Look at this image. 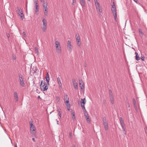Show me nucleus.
I'll list each match as a JSON object with an SVG mask.
<instances>
[{
  "label": "nucleus",
  "mask_w": 147,
  "mask_h": 147,
  "mask_svg": "<svg viewBox=\"0 0 147 147\" xmlns=\"http://www.w3.org/2000/svg\"><path fill=\"white\" fill-rule=\"evenodd\" d=\"M47 83V84L45 81H42L40 84V87L41 89L43 91H45L48 89Z\"/></svg>",
  "instance_id": "obj_1"
},
{
  "label": "nucleus",
  "mask_w": 147,
  "mask_h": 147,
  "mask_svg": "<svg viewBox=\"0 0 147 147\" xmlns=\"http://www.w3.org/2000/svg\"><path fill=\"white\" fill-rule=\"evenodd\" d=\"M42 6L44 10V14L46 16H47L48 13V8L47 7V1H42Z\"/></svg>",
  "instance_id": "obj_2"
},
{
  "label": "nucleus",
  "mask_w": 147,
  "mask_h": 147,
  "mask_svg": "<svg viewBox=\"0 0 147 147\" xmlns=\"http://www.w3.org/2000/svg\"><path fill=\"white\" fill-rule=\"evenodd\" d=\"M56 50L58 53L60 54L61 52V46L59 42L56 41L55 42Z\"/></svg>",
  "instance_id": "obj_3"
},
{
  "label": "nucleus",
  "mask_w": 147,
  "mask_h": 147,
  "mask_svg": "<svg viewBox=\"0 0 147 147\" xmlns=\"http://www.w3.org/2000/svg\"><path fill=\"white\" fill-rule=\"evenodd\" d=\"M18 76L20 85L22 87H24L25 83L24 81V78L22 75L21 74H19L18 75Z\"/></svg>",
  "instance_id": "obj_4"
},
{
  "label": "nucleus",
  "mask_w": 147,
  "mask_h": 147,
  "mask_svg": "<svg viewBox=\"0 0 147 147\" xmlns=\"http://www.w3.org/2000/svg\"><path fill=\"white\" fill-rule=\"evenodd\" d=\"M30 130L31 131V133L34 135H35L36 134V132L35 131V128L34 125L33 123V122H32L30 124Z\"/></svg>",
  "instance_id": "obj_5"
},
{
  "label": "nucleus",
  "mask_w": 147,
  "mask_h": 147,
  "mask_svg": "<svg viewBox=\"0 0 147 147\" xmlns=\"http://www.w3.org/2000/svg\"><path fill=\"white\" fill-rule=\"evenodd\" d=\"M42 22L43 23L42 30L43 32H45L46 31L47 28V21L44 18L42 20Z\"/></svg>",
  "instance_id": "obj_6"
},
{
  "label": "nucleus",
  "mask_w": 147,
  "mask_h": 147,
  "mask_svg": "<svg viewBox=\"0 0 147 147\" xmlns=\"http://www.w3.org/2000/svg\"><path fill=\"white\" fill-rule=\"evenodd\" d=\"M94 3L97 11L100 13L102 11V9L101 7L100 6L99 3L96 1Z\"/></svg>",
  "instance_id": "obj_7"
},
{
  "label": "nucleus",
  "mask_w": 147,
  "mask_h": 147,
  "mask_svg": "<svg viewBox=\"0 0 147 147\" xmlns=\"http://www.w3.org/2000/svg\"><path fill=\"white\" fill-rule=\"evenodd\" d=\"M67 49L70 52L72 51V46L71 44V42L69 40H68L67 42Z\"/></svg>",
  "instance_id": "obj_8"
},
{
  "label": "nucleus",
  "mask_w": 147,
  "mask_h": 147,
  "mask_svg": "<svg viewBox=\"0 0 147 147\" xmlns=\"http://www.w3.org/2000/svg\"><path fill=\"white\" fill-rule=\"evenodd\" d=\"M113 13V15L114 17V18L115 21L116 22L117 21V9L116 8H112L111 9Z\"/></svg>",
  "instance_id": "obj_9"
},
{
  "label": "nucleus",
  "mask_w": 147,
  "mask_h": 147,
  "mask_svg": "<svg viewBox=\"0 0 147 147\" xmlns=\"http://www.w3.org/2000/svg\"><path fill=\"white\" fill-rule=\"evenodd\" d=\"M76 39L77 45L80 46L81 44V43L79 35L78 34H76Z\"/></svg>",
  "instance_id": "obj_10"
},
{
  "label": "nucleus",
  "mask_w": 147,
  "mask_h": 147,
  "mask_svg": "<svg viewBox=\"0 0 147 147\" xmlns=\"http://www.w3.org/2000/svg\"><path fill=\"white\" fill-rule=\"evenodd\" d=\"M103 124L105 126V128L106 130H108V123L105 119H103Z\"/></svg>",
  "instance_id": "obj_11"
},
{
  "label": "nucleus",
  "mask_w": 147,
  "mask_h": 147,
  "mask_svg": "<svg viewBox=\"0 0 147 147\" xmlns=\"http://www.w3.org/2000/svg\"><path fill=\"white\" fill-rule=\"evenodd\" d=\"M72 83L74 88L76 89H77L78 88L77 83L76 82L75 79H73L72 80Z\"/></svg>",
  "instance_id": "obj_12"
},
{
  "label": "nucleus",
  "mask_w": 147,
  "mask_h": 147,
  "mask_svg": "<svg viewBox=\"0 0 147 147\" xmlns=\"http://www.w3.org/2000/svg\"><path fill=\"white\" fill-rule=\"evenodd\" d=\"M79 84L80 88L81 89H82L84 88V86L83 82L81 79L79 80Z\"/></svg>",
  "instance_id": "obj_13"
},
{
  "label": "nucleus",
  "mask_w": 147,
  "mask_h": 147,
  "mask_svg": "<svg viewBox=\"0 0 147 147\" xmlns=\"http://www.w3.org/2000/svg\"><path fill=\"white\" fill-rule=\"evenodd\" d=\"M57 81L58 83L59 84V87L60 88H62V83H61L60 78L58 77L57 78Z\"/></svg>",
  "instance_id": "obj_14"
},
{
  "label": "nucleus",
  "mask_w": 147,
  "mask_h": 147,
  "mask_svg": "<svg viewBox=\"0 0 147 147\" xmlns=\"http://www.w3.org/2000/svg\"><path fill=\"white\" fill-rule=\"evenodd\" d=\"M46 81L47 82V84L49 85V82L50 80V78H49V75L48 72L47 74L46 77L45 78Z\"/></svg>",
  "instance_id": "obj_15"
},
{
  "label": "nucleus",
  "mask_w": 147,
  "mask_h": 147,
  "mask_svg": "<svg viewBox=\"0 0 147 147\" xmlns=\"http://www.w3.org/2000/svg\"><path fill=\"white\" fill-rule=\"evenodd\" d=\"M111 101V103L112 104H113L114 103L115 98L113 96H110L109 97Z\"/></svg>",
  "instance_id": "obj_16"
},
{
  "label": "nucleus",
  "mask_w": 147,
  "mask_h": 147,
  "mask_svg": "<svg viewBox=\"0 0 147 147\" xmlns=\"http://www.w3.org/2000/svg\"><path fill=\"white\" fill-rule=\"evenodd\" d=\"M80 4L82 7L85 6V2L84 0H80Z\"/></svg>",
  "instance_id": "obj_17"
},
{
  "label": "nucleus",
  "mask_w": 147,
  "mask_h": 147,
  "mask_svg": "<svg viewBox=\"0 0 147 147\" xmlns=\"http://www.w3.org/2000/svg\"><path fill=\"white\" fill-rule=\"evenodd\" d=\"M135 53L136 54L135 59L137 60H138L140 59V58L138 56V53L137 52H136Z\"/></svg>",
  "instance_id": "obj_18"
},
{
  "label": "nucleus",
  "mask_w": 147,
  "mask_h": 147,
  "mask_svg": "<svg viewBox=\"0 0 147 147\" xmlns=\"http://www.w3.org/2000/svg\"><path fill=\"white\" fill-rule=\"evenodd\" d=\"M14 96L15 99L16 100V101L18 100V96L17 93L16 92H14Z\"/></svg>",
  "instance_id": "obj_19"
},
{
  "label": "nucleus",
  "mask_w": 147,
  "mask_h": 147,
  "mask_svg": "<svg viewBox=\"0 0 147 147\" xmlns=\"http://www.w3.org/2000/svg\"><path fill=\"white\" fill-rule=\"evenodd\" d=\"M81 104H83L82 105H85L86 103V101L85 100V98H84V99L81 98Z\"/></svg>",
  "instance_id": "obj_20"
},
{
  "label": "nucleus",
  "mask_w": 147,
  "mask_h": 147,
  "mask_svg": "<svg viewBox=\"0 0 147 147\" xmlns=\"http://www.w3.org/2000/svg\"><path fill=\"white\" fill-rule=\"evenodd\" d=\"M81 107H82V109L84 110V112H87L85 107V105H82V104L81 105Z\"/></svg>",
  "instance_id": "obj_21"
},
{
  "label": "nucleus",
  "mask_w": 147,
  "mask_h": 147,
  "mask_svg": "<svg viewBox=\"0 0 147 147\" xmlns=\"http://www.w3.org/2000/svg\"><path fill=\"white\" fill-rule=\"evenodd\" d=\"M109 97L110 96H113V93L112 92V91L111 90H109Z\"/></svg>",
  "instance_id": "obj_22"
},
{
  "label": "nucleus",
  "mask_w": 147,
  "mask_h": 147,
  "mask_svg": "<svg viewBox=\"0 0 147 147\" xmlns=\"http://www.w3.org/2000/svg\"><path fill=\"white\" fill-rule=\"evenodd\" d=\"M84 115L86 118H87V117H89V116L88 115L87 112H85L84 113Z\"/></svg>",
  "instance_id": "obj_23"
},
{
  "label": "nucleus",
  "mask_w": 147,
  "mask_h": 147,
  "mask_svg": "<svg viewBox=\"0 0 147 147\" xmlns=\"http://www.w3.org/2000/svg\"><path fill=\"white\" fill-rule=\"evenodd\" d=\"M139 34H140L141 35V36H143V32H142V31L140 29H139Z\"/></svg>",
  "instance_id": "obj_24"
},
{
  "label": "nucleus",
  "mask_w": 147,
  "mask_h": 147,
  "mask_svg": "<svg viewBox=\"0 0 147 147\" xmlns=\"http://www.w3.org/2000/svg\"><path fill=\"white\" fill-rule=\"evenodd\" d=\"M64 98L65 100H66L69 99L68 95L67 94H66L64 96Z\"/></svg>",
  "instance_id": "obj_25"
},
{
  "label": "nucleus",
  "mask_w": 147,
  "mask_h": 147,
  "mask_svg": "<svg viewBox=\"0 0 147 147\" xmlns=\"http://www.w3.org/2000/svg\"><path fill=\"white\" fill-rule=\"evenodd\" d=\"M20 17V18H21V19L22 20L23 18H24V15L23 13L22 12V14H20V15H19Z\"/></svg>",
  "instance_id": "obj_26"
},
{
  "label": "nucleus",
  "mask_w": 147,
  "mask_h": 147,
  "mask_svg": "<svg viewBox=\"0 0 147 147\" xmlns=\"http://www.w3.org/2000/svg\"><path fill=\"white\" fill-rule=\"evenodd\" d=\"M71 115L72 116V118L73 119H75V116L74 113H71Z\"/></svg>",
  "instance_id": "obj_27"
},
{
  "label": "nucleus",
  "mask_w": 147,
  "mask_h": 147,
  "mask_svg": "<svg viewBox=\"0 0 147 147\" xmlns=\"http://www.w3.org/2000/svg\"><path fill=\"white\" fill-rule=\"evenodd\" d=\"M86 120L87 121V122L88 123H90V119L89 117H87V118H86Z\"/></svg>",
  "instance_id": "obj_28"
},
{
  "label": "nucleus",
  "mask_w": 147,
  "mask_h": 147,
  "mask_svg": "<svg viewBox=\"0 0 147 147\" xmlns=\"http://www.w3.org/2000/svg\"><path fill=\"white\" fill-rule=\"evenodd\" d=\"M58 113V115H59V116L60 117V118H61L62 116V115H61V112H59Z\"/></svg>",
  "instance_id": "obj_29"
},
{
  "label": "nucleus",
  "mask_w": 147,
  "mask_h": 147,
  "mask_svg": "<svg viewBox=\"0 0 147 147\" xmlns=\"http://www.w3.org/2000/svg\"><path fill=\"white\" fill-rule=\"evenodd\" d=\"M121 126L122 127V128L123 129V131H125V129L124 127H125V125L124 124V125H121Z\"/></svg>",
  "instance_id": "obj_30"
},
{
  "label": "nucleus",
  "mask_w": 147,
  "mask_h": 147,
  "mask_svg": "<svg viewBox=\"0 0 147 147\" xmlns=\"http://www.w3.org/2000/svg\"><path fill=\"white\" fill-rule=\"evenodd\" d=\"M57 112L58 113L59 112H61V109L59 107H58L57 108Z\"/></svg>",
  "instance_id": "obj_31"
},
{
  "label": "nucleus",
  "mask_w": 147,
  "mask_h": 147,
  "mask_svg": "<svg viewBox=\"0 0 147 147\" xmlns=\"http://www.w3.org/2000/svg\"><path fill=\"white\" fill-rule=\"evenodd\" d=\"M140 58H141V59L142 61H144V59H145V57L144 56H141V57Z\"/></svg>",
  "instance_id": "obj_32"
},
{
  "label": "nucleus",
  "mask_w": 147,
  "mask_h": 147,
  "mask_svg": "<svg viewBox=\"0 0 147 147\" xmlns=\"http://www.w3.org/2000/svg\"><path fill=\"white\" fill-rule=\"evenodd\" d=\"M38 0H34V4H38Z\"/></svg>",
  "instance_id": "obj_33"
},
{
  "label": "nucleus",
  "mask_w": 147,
  "mask_h": 147,
  "mask_svg": "<svg viewBox=\"0 0 147 147\" xmlns=\"http://www.w3.org/2000/svg\"><path fill=\"white\" fill-rule=\"evenodd\" d=\"M56 100H57V101L58 102H59L60 101V98H59V97H58V96H57L56 97Z\"/></svg>",
  "instance_id": "obj_34"
},
{
  "label": "nucleus",
  "mask_w": 147,
  "mask_h": 147,
  "mask_svg": "<svg viewBox=\"0 0 147 147\" xmlns=\"http://www.w3.org/2000/svg\"><path fill=\"white\" fill-rule=\"evenodd\" d=\"M116 8L115 5L114 4V3H113V4L112 5V8Z\"/></svg>",
  "instance_id": "obj_35"
},
{
  "label": "nucleus",
  "mask_w": 147,
  "mask_h": 147,
  "mask_svg": "<svg viewBox=\"0 0 147 147\" xmlns=\"http://www.w3.org/2000/svg\"><path fill=\"white\" fill-rule=\"evenodd\" d=\"M18 12L19 15H20V14H22V10H21L19 11H18Z\"/></svg>",
  "instance_id": "obj_36"
},
{
  "label": "nucleus",
  "mask_w": 147,
  "mask_h": 147,
  "mask_svg": "<svg viewBox=\"0 0 147 147\" xmlns=\"http://www.w3.org/2000/svg\"><path fill=\"white\" fill-rule=\"evenodd\" d=\"M23 34L24 37H26V34L24 31L23 32Z\"/></svg>",
  "instance_id": "obj_37"
},
{
  "label": "nucleus",
  "mask_w": 147,
  "mask_h": 147,
  "mask_svg": "<svg viewBox=\"0 0 147 147\" xmlns=\"http://www.w3.org/2000/svg\"><path fill=\"white\" fill-rule=\"evenodd\" d=\"M69 99H68L67 100H66L65 101V103H69Z\"/></svg>",
  "instance_id": "obj_38"
},
{
  "label": "nucleus",
  "mask_w": 147,
  "mask_h": 147,
  "mask_svg": "<svg viewBox=\"0 0 147 147\" xmlns=\"http://www.w3.org/2000/svg\"><path fill=\"white\" fill-rule=\"evenodd\" d=\"M133 101L134 105H136V102L135 100V99L134 98L133 99Z\"/></svg>",
  "instance_id": "obj_39"
},
{
  "label": "nucleus",
  "mask_w": 147,
  "mask_h": 147,
  "mask_svg": "<svg viewBox=\"0 0 147 147\" xmlns=\"http://www.w3.org/2000/svg\"><path fill=\"white\" fill-rule=\"evenodd\" d=\"M120 122V124H121V125H124V122H123V121H121Z\"/></svg>",
  "instance_id": "obj_40"
},
{
  "label": "nucleus",
  "mask_w": 147,
  "mask_h": 147,
  "mask_svg": "<svg viewBox=\"0 0 147 147\" xmlns=\"http://www.w3.org/2000/svg\"><path fill=\"white\" fill-rule=\"evenodd\" d=\"M66 105L67 106V107H70V104L69 103H66Z\"/></svg>",
  "instance_id": "obj_41"
},
{
  "label": "nucleus",
  "mask_w": 147,
  "mask_h": 147,
  "mask_svg": "<svg viewBox=\"0 0 147 147\" xmlns=\"http://www.w3.org/2000/svg\"><path fill=\"white\" fill-rule=\"evenodd\" d=\"M21 10L20 8L19 7H17V11H19L20 10Z\"/></svg>",
  "instance_id": "obj_42"
},
{
  "label": "nucleus",
  "mask_w": 147,
  "mask_h": 147,
  "mask_svg": "<svg viewBox=\"0 0 147 147\" xmlns=\"http://www.w3.org/2000/svg\"><path fill=\"white\" fill-rule=\"evenodd\" d=\"M38 8H35V11H36V12H38Z\"/></svg>",
  "instance_id": "obj_43"
},
{
  "label": "nucleus",
  "mask_w": 147,
  "mask_h": 147,
  "mask_svg": "<svg viewBox=\"0 0 147 147\" xmlns=\"http://www.w3.org/2000/svg\"><path fill=\"white\" fill-rule=\"evenodd\" d=\"M67 109L68 111H69L70 110V107H67Z\"/></svg>",
  "instance_id": "obj_44"
},
{
  "label": "nucleus",
  "mask_w": 147,
  "mask_h": 147,
  "mask_svg": "<svg viewBox=\"0 0 147 147\" xmlns=\"http://www.w3.org/2000/svg\"><path fill=\"white\" fill-rule=\"evenodd\" d=\"M35 8H38V4H35Z\"/></svg>",
  "instance_id": "obj_45"
},
{
  "label": "nucleus",
  "mask_w": 147,
  "mask_h": 147,
  "mask_svg": "<svg viewBox=\"0 0 147 147\" xmlns=\"http://www.w3.org/2000/svg\"><path fill=\"white\" fill-rule=\"evenodd\" d=\"M35 51L36 52H38V49L36 47H35Z\"/></svg>",
  "instance_id": "obj_46"
},
{
  "label": "nucleus",
  "mask_w": 147,
  "mask_h": 147,
  "mask_svg": "<svg viewBox=\"0 0 147 147\" xmlns=\"http://www.w3.org/2000/svg\"><path fill=\"white\" fill-rule=\"evenodd\" d=\"M119 120H120V122L121 121H123V120L122 119V118L121 117H120V118H119Z\"/></svg>",
  "instance_id": "obj_47"
},
{
  "label": "nucleus",
  "mask_w": 147,
  "mask_h": 147,
  "mask_svg": "<svg viewBox=\"0 0 147 147\" xmlns=\"http://www.w3.org/2000/svg\"><path fill=\"white\" fill-rule=\"evenodd\" d=\"M7 36L8 38H9L10 37V35L9 34H7Z\"/></svg>",
  "instance_id": "obj_48"
},
{
  "label": "nucleus",
  "mask_w": 147,
  "mask_h": 147,
  "mask_svg": "<svg viewBox=\"0 0 147 147\" xmlns=\"http://www.w3.org/2000/svg\"><path fill=\"white\" fill-rule=\"evenodd\" d=\"M32 140H33V141H34V142H35V139L34 138H32Z\"/></svg>",
  "instance_id": "obj_49"
},
{
  "label": "nucleus",
  "mask_w": 147,
  "mask_h": 147,
  "mask_svg": "<svg viewBox=\"0 0 147 147\" xmlns=\"http://www.w3.org/2000/svg\"><path fill=\"white\" fill-rule=\"evenodd\" d=\"M134 0L135 2H136V3H137L138 0Z\"/></svg>",
  "instance_id": "obj_50"
},
{
  "label": "nucleus",
  "mask_w": 147,
  "mask_h": 147,
  "mask_svg": "<svg viewBox=\"0 0 147 147\" xmlns=\"http://www.w3.org/2000/svg\"><path fill=\"white\" fill-rule=\"evenodd\" d=\"M38 12H36V11H35V13L36 14V15H37L38 14Z\"/></svg>",
  "instance_id": "obj_51"
},
{
  "label": "nucleus",
  "mask_w": 147,
  "mask_h": 147,
  "mask_svg": "<svg viewBox=\"0 0 147 147\" xmlns=\"http://www.w3.org/2000/svg\"><path fill=\"white\" fill-rule=\"evenodd\" d=\"M14 146L15 147H17V144H15L14 145Z\"/></svg>",
  "instance_id": "obj_52"
},
{
  "label": "nucleus",
  "mask_w": 147,
  "mask_h": 147,
  "mask_svg": "<svg viewBox=\"0 0 147 147\" xmlns=\"http://www.w3.org/2000/svg\"><path fill=\"white\" fill-rule=\"evenodd\" d=\"M73 0V3L76 2V0Z\"/></svg>",
  "instance_id": "obj_53"
},
{
  "label": "nucleus",
  "mask_w": 147,
  "mask_h": 147,
  "mask_svg": "<svg viewBox=\"0 0 147 147\" xmlns=\"http://www.w3.org/2000/svg\"><path fill=\"white\" fill-rule=\"evenodd\" d=\"M128 107H130V105H129V103H128Z\"/></svg>",
  "instance_id": "obj_54"
},
{
  "label": "nucleus",
  "mask_w": 147,
  "mask_h": 147,
  "mask_svg": "<svg viewBox=\"0 0 147 147\" xmlns=\"http://www.w3.org/2000/svg\"><path fill=\"white\" fill-rule=\"evenodd\" d=\"M59 121H57V124H59Z\"/></svg>",
  "instance_id": "obj_55"
},
{
  "label": "nucleus",
  "mask_w": 147,
  "mask_h": 147,
  "mask_svg": "<svg viewBox=\"0 0 147 147\" xmlns=\"http://www.w3.org/2000/svg\"><path fill=\"white\" fill-rule=\"evenodd\" d=\"M145 132L147 134V130H145Z\"/></svg>",
  "instance_id": "obj_56"
},
{
  "label": "nucleus",
  "mask_w": 147,
  "mask_h": 147,
  "mask_svg": "<svg viewBox=\"0 0 147 147\" xmlns=\"http://www.w3.org/2000/svg\"><path fill=\"white\" fill-rule=\"evenodd\" d=\"M41 2H42L44 1V0H40Z\"/></svg>",
  "instance_id": "obj_57"
},
{
  "label": "nucleus",
  "mask_w": 147,
  "mask_h": 147,
  "mask_svg": "<svg viewBox=\"0 0 147 147\" xmlns=\"http://www.w3.org/2000/svg\"><path fill=\"white\" fill-rule=\"evenodd\" d=\"M94 2H96V0H94ZM96 1H97V0H96Z\"/></svg>",
  "instance_id": "obj_58"
},
{
  "label": "nucleus",
  "mask_w": 147,
  "mask_h": 147,
  "mask_svg": "<svg viewBox=\"0 0 147 147\" xmlns=\"http://www.w3.org/2000/svg\"><path fill=\"white\" fill-rule=\"evenodd\" d=\"M38 98H40V96H38Z\"/></svg>",
  "instance_id": "obj_59"
},
{
  "label": "nucleus",
  "mask_w": 147,
  "mask_h": 147,
  "mask_svg": "<svg viewBox=\"0 0 147 147\" xmlns=\"http://www.w3.org/2000/svg\"><path fill=\"white\" fill-rule=\"evenodd\" d=\"M72 147H75V146H73Z\"/></svg>",
  "instance_id": "obj_60"
},
{
  "label": "nucleus",
  "mask_w": 147,
  "mask_h": 147,
  "mask_svg": "<svg viewBox=\"0 0 147 147\" xmlns=\"http://www.w3.org/2000/svg\"><path fill=\"white\" fill-rule=\"evenodd\" d=\"M70 135H71V133H70Z\"/></svg>",
  "instance_id": "obj_61"
},
{
  "label": "nucleus",
  "mask_w": 147,
  "mask_h": 147,
  "mask_svg": "<svg viewBox=\"0 0 147 147\" xmlns=\"http://www.w3.org/2000/svg\"><path fill=\"white\" fill-rule=\"evenodd\" d=\"M87 0L89 1H90V0Z\"/></svg>",
  "instance_id": "obj_62"
},
{
  "label": "nucleus",
  "mask_w": 147,
  "mask_h": 147,
  "mask_svg": "<svg viewBox=\"0 0 147 147\" xmlns=\"http://www.w3.org/2000/svg\"><path fill=\"white\" fill-rule=\"evenodd\" d=\"M14 59H16V58H14Z\"/></svg>",
  "instance_id": "obj_63"
}]
</instances>
